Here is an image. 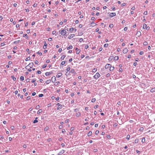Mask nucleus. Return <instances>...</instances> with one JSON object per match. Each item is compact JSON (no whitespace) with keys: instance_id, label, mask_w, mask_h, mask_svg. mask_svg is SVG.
<instances>
[{"instance_id":"nucleus-1","label":"nucleus","mask_w":155,"mask_h":155,"mask_svg":"<svg viewBox=\"0 0 155 155\" xmlns=\"http://www.w3.org/2000/svg\"><path fill=\"white\" fill-rule=\"evenodd\" d=\"M57 105L58 106L57 109L58 110L61 109L64 106V105H63L59 103H57Z\"/></svg>"},{"instance_id":"nucleus-2","label":"nucleus","mask_w":155,"mask_h":155,"mask_svg":"<svg viewBox=\"0 0 155 155\" xmlns=\"http://www.w3.org/2000/svg\"><path fill=\"white\" fill-rule=\"evenodd\" d=\"M100 76V75L99 73H97L94 76V78L96 79H97Z\"/></svg>"},{"instance_id":"nucleus-3","label":"nucleus","mask_w":155,"mask_h":155,"mask_svg":"<svg viewBox=\"0 0 155 155\" xmlns=\"http://www.w3.org/2000/svg\"><path fill=\"white\" fill-rule=\"evenodd\" d=\"M67 32L64 29L61 30V34L63 35H65L66 34Z\"/></svg>"},{"instance_id":"nucleus-4","label":"nucleus","mask_w":155,"mask_h":155,"mask_svg":"<svg viewBox=\"0 0 155 155\" xmlns=\"http://www.w3.org/2000/svg\"><path fill=\"white\" fill-rule=\"evenodd\" d=\"M111 66V65L110 64H107L105 66V68L106 69H110V68Z\"/></svg>"},{"instance_id":"nucleus-5","label":"nucleus","mask_w":155,"mask_h":155,"mask_svg":"<svg viewBox=\"0 0 155 155\" xmlns=\"http://www.w3.org/2000/svg\"><path fill=\"white\" fill-rule=\"evenodd\" d=\"M143 28L144 29H146L147 30H148L150 28V27H147V25L146 24H144L143 26Z\"/></svg>"},{"instance_id":"nucleus-6","label":"nucleus","mask_w":155,"mask_h":155,"mask_svg":"<svg viewBox=\"0 0 155 155\" xmlns=\"http://www.w3.org/2000/svg\"><path fill=\"white\" fill-rule=\"evenodd\" d=\"M53 74V72L52 71L49 72H47L45 73V75L47 76H49L51 74Z\"/></svg>"},{"instance_id":"nucleus-7","label":"nucleus","mask_w":155,"mask_h":155,"mask_svg":"<svg viewBox=\"0 0 155 155\" xmlns=\"http://www.w3.org/2000/svg\"><path fill=\"white\" fill-rule=\"evenodd\" d=\"M75 36V35L74 34H71L68 37V38L70 39L71 38H73Z\"/></svg>"},{"instance_id":"nucleus-8","label":"nucleus","mask_w":155,"mask_h":155,"mask_svg":"<svg viewBox=\"0 0 155 155\" xmlns=\"http://www.w3.org/2000/svg\"><path fill=\"white\" fill-rule=\"evenodd\" d=\"M56 81V78L55 76H53L52 78V81L53 83H54Z\"/></svg>"},{"instance_id":"nucleus-9","label":"nucleus","mask_w":155,"mask_h":155,"mask_svg":"<svg viewBox=\"0 0 155 155\" xmlns=\"http://www.w3.org/2000/svg\"><path fill=\"white\" fill-rule=\"evenodd\" d=\"M116 15V13L115 12L111 13L110 14V16L111 17H113L114 16H115Z\"/></svg>"},{"instance_id":"nucleus-10","label":"nucleus","mask_w":155,"mask_h":155,"mask_svg":"<svg viewBox=\"0 0 155 155\" xmlns=\"http://www.w3.org/2000/svg\"><path fill=\"white\" fill-rule=\"evenodd\" d=\"M34 64V63L33 62H31L30 63L28 64V66L31 68L33 67Z\"/></svg>"},{"instance_id":"nucleus-11","label":"nucleus","mask_w":155,"mask_h":155,"mask_svg":"<svg viewBox=\"0 0 155 155\" xmlns=\"http://www.w3.org/2000/svg\"><path fill=\"white\" fill-rule=\"evenodd\" d=\"M64 150H61L58 153V155H61L64 153Z\"/></svg>"},{"instance_id":"nucleus-12","label":"nucleus","mask_w":155,"mask_h":155,"mask_svg":"<svg viewBox=\"0 0 155 155\" xmlns=\"http://www.w3.org/2000/svg\"><path fill=\"white\" fill-rule=\"evenodd\" d=\"M44 43H45V44L43 46V48L44 49H45L47 48V44L46 43V42L45 41H44Z\"/></svg>"},{"instance_id":"nucleus-13","label":"nucleus","mask_w":155,"mask_h":155,"mask_svg":"<svg viewBox=\"0 0 155 155\" xmlns=\"http://www.w3.org/2000/svg\"><path fill=\"white\" fill-rule=\"evenodd\" d=\"M127 51H128L127 49V48H125L123 50V52L124 54H126V53L127 52Z\"/></svg>"},{"instance_id":"nucleus-14","label":"nucleus","mask_w":155,"mask_h":155,"mask_svg":"<svg viewBox=\"0 0 155 155\" xmlns=\"http://www.w3.org/2000/svg\"><path fill=\"white\" fill-rule=\"evenodd\" d=\"M114 67L112 66L111 65V66L110 68V71H113L114 70Z\"/></svg>"},{"instance_id":"nucleus-15","label":"nucleus","mask_w":155,"mask_h":155,"mask_svg":"<svg viewBox=\"0 0 155 155\" xmlns=\"http://www.w3.org/2000/svg\"><path fill=\"white\" fill-rule=\"evenodd\" d=\"M71 72L73 74H75V72L74 70V69H72L71 71Z\"/></svg>"},{"instance_id":"nucleus-16","label":"nucleus","mask_w":155,"mask_h":155,"mask_svg":"<svg viewBox=\"0 0 155 155\" xmlns=\"http://www.w3.org/2000/svg\"><path fill=\"white\" fill-rule=\"evenodd\" d=\"M62 75V74L61 73H59L57 75V77L59 78Z\"/></svg>"},{"instance_id":"nucleus-17","label":"nucleus","mask_w":155,"mask_h":155,"mask_svg":"<svg viewBox=\"0 0 155 155\" xmlns=\"http://www.w3.org/2000/svg\"><path fill=\"white\" fill-rule=\"evenodd\" d=\"M73 48V47L72 45H70L69 47L67 48V50H69L72 49Z\"/></svg>"},{"instance_id":"nucleus-18","label":"nucleus","mask_w":155,"mask_h":155,"mask_svg":"<svg viewBox=\"0 0 155 155\" xmlns=\"http://www.w3.org/2000/svg\"><path fill=\"white\" fill-rule=\"evenodd\" d=\"M80 115H81V113L79 112H78L76 114V116L77 117H79Z\"/></svg>"},{"instance_id":"nucleus-19","label":"nucleus","mask_w":155,"mask_h":155,"mask_svg":"<svg viewBox=\"0 0 155 155\" xmlns=\"http://www.w3.org/2000/svg\"><path fill=\"white\" fill-rule=\"evenodd\" d=\"M38 118L37 117H36L35 118V119L33 121V123H37L38 122V120H37V119Z\"/></svg>"},{"instance_id":"nucleus-20","label":"nucleus","mask_w":155,"mask_h":155,"mask_svg":"<svg viewBox=\"0 0 155 155\" xmlns=\"http://www.w3.org/2000/svg\"><path fill=\"white\" fill-rule=\"evenodd\" d=\"M51 81L50 80H47L46 81V83L47 84H48Z\"/></svg>"},{"instance_id":"nucleus-21","label":"nucleus","mask_w":155,"mask_h":155,"mask_svg":"<svg viewBox=\"0 0 155 155\" xmlns=\"http://www.w3.org/2000/svg\"><path fill=\"white\" fill-rule=\"evenodd\" d=\"M137 35H138V36H139L141 35V32L140 31H138L137 32Z\"/></svg>"},{"instance_id":"nucleus-22","label":"nucleus","mask_w":155,"mask_h":155,"mask_svg":"<svg viewBox=\"0 0 155 155\" xmlns=\"http://www.w3.org/2000/svg\"><path fill=\"white\" fill-rule=\"evenodd\" d=\"M114 59L115 60H117L118 59V56H115L114 58Z\"/></svg>"},{"instance_id":"nucleus-23","label":"nucleus","mask_w":155,"mask_h":155,"mask_svg":"<svg viewBox=\"0 0 155 155\" xmlns=\"http://www.w3.org/2000/svg\"><path fill=\"white\" fill-rule=\"evenodd\" d=\"M20 79L21 81H23L24 79V77L23 76H21L20 77Z\"/></svg>"},{"instance_id":"nucleus-24","label":"nucleus","mask_w":155,"mask_h":155,"mask_svg":"<svg viewBox=\"0 0 155 155\" xmlns=\"http://www.w3.org/2000/svg\"><path fill=\"white\" fill-rule=\"evenodd\" d=\"M92 132L91 131H89L87 134V135L88 136H91L92 134Z\"/></svg>"},{"instance_id":"nucleus-25","label":"nucleus","mask_w":155,"mask_h":155,"mask_svg":"<svg viewBox=\"0 0 155 155\" xmlns=\"http://www.w3.org/2000/svg\"><path fill=\"white\" fill-rule=\"evenodd\" d=\"M150 91L151 92H153L155 91V87L151 89L150 90Z\"/></svg>"},{"instance_id":"nucleus-26","label":"nucleus","mask_w":155,"mask_h":155,"mask_svg":"<svg viewBox=\"0 0 155 155\" xmlns=\"http://www.w3.org/2000/svg\"><path fill=\"white\" fill-rule=\"evenodd\" d=\"M20 42V40L15 41L14 42V44H16L19 43V42Z\"/></svg>"},{"instance_id":"nucleus-27","label":"nucleus","mask_w":155,"mask_h":155,"mask_svg":"<svg viewBox=\"0 0 155 155\" xmlns=\"http://www.w3.org/2000/svg\"><path fill=\"white\" fill-rule=\"evenodd\" d=\"M42 112V110L41 109H39L37 112V114H38L40 113H41Z\"/></svg>"},{"instance_id":"nucleus-28","label":"nucleus","mask_w":155,"mask_h":155,"mask_svg":"<svg viewBox=\"0 0 155 155\" xmlns=\"http://www.w3.org/2000/svg\"><path fill=\"white\" fill-rule=\"evenodd\" d=\"M79 111V108H76L74 109V111L75 112H78V111Z\"/></svg>"},{"instance_id":"nucleus-29","label":"nucleus","mask_w":155,"mask_h":155,"mask_svg":"<svg viewBox=\"0 0 155 155\" xmlns=\"http://www.w3.org/2000/svg\"><path fill=\"white\" fill-rule=\"evenodd\" d=\"M145 141V139L144 137H143L142 138V142L143 143H144Z\"/></svg>"},{"instance_id":"nucleus-30","label":"nucleus","mask_w":155,"mask_h":155,"mask_svg":"<svg viewBox=\"0 0 155 155\" xmlns=\"http://www.w3.org/2000/svg\"><path fill=\"white\" fill-rule=\"evenodd\" d=\"M138 142V139H136L134 140V143H137Z\"/></svg>"},{"instance_id":"nucleus-31","label":"nucleus","mask_w":155,"mask_h":155,"mask_svg":"<svg viewBox=\"0 0 155 155\" xmlns=\"http://www.w3.org/2000/svg\"><path fill=\"white\" fill-rule=\"evenodd\" d=\"M48 129H49L48 127H46L45 128V129H44V131H47L48 130Z\"/></svg>"},{"instance_id":"nucleus-32","label":"nucleus","mask_w":155,"mask_h":155,"mask_svg":"<svg viewBox=\"0 0 155 155\" xmlns=\"http://www.w3.org/2000/svg\"><path fill=\"white\" fill-rule=\"evenodd\" d=\"M97 69L96 68H94L92 70V72H95L97 71Z\"/></svg>"},{"instance_id":"nucleus-33","label":"nucleus","mask_w":155,"mask_h":155,"mask_svg":"<svg viewBox=\"0 0 155 155\" xmlns=\"http://www.w3.org/2000/svg\"><path fill=\"white\" fill-rule=\"evenodd\" d=\"M130 136L129 135H127V137H126V139L128 140H129V139H130Z\"/></svg>"},{"instance_id":"nucleus-34","label":"nucleus","mask_w":155,"mask_h":155,"mask_svg":"<svg viewBox=\"0 0 155 155\" xmlns=\"http://www.w3.org/2000/svg\"><path fill=\"white\" fill-rule=\"evenodd\" d=\"M65 57V56L64 55H62L61 57V59L62 60H64Z\"/></svg>"},{"instance_id":"nucleus-35","label":"nucleus","mask_w":155,"mask_h":155,"mask_svg":"<svg viewBox=\"0 0 155 155\" xmlns=\"http://www.w3.org/2000/svg\"><path fill=\"white\" fill-rule=\"evenodd\" d=\"M95 101L96 99L95 98H93L92 99L91 101V102L94 103L95 102Z\"/></svg>"},{"instance_id":"nucleus-36","label":"nucleus","mask_w":155,"mask_h":155,"mask_svg":"<svg viewBox=\"0 0 155 155\" xmlns=\"http://www.w3.org/2000/svg\"><path fill=\"white\" fill-rule=\"evenodd\" d=\"M148 43L147 41H144L143 43V45H147Z\"/></svg>"},{"instance_id":"nucleus-37","label":"nucleus","mask_w":155,"mask_h":155,"mask_svg":"<svg viewBox=\"0 0 155 155\" xmlns=\"http://www.w3.org/2000/svg\"><path fill=\"white\" fill-rule=\"evenodd\" d=\"M108 44H105L104 45V47L105 48H107L108 46Z\"/></svg>"},{"instance_id":"nucleus-38","label":"nucleus","mask_w":155,"mask_h":155,"mask_svg":"<svg viewBox=\"0 0 155 155\" xmlns=\"http://www.w3.org/2000/svg\"><path fill=\"white\" fill-rule=\"evenodd\" d=\"M99 131L98 130H97L96 131L95 134L96 135H97L99 133Z\"/></svg>"},{"instance_id":"nucleus-39","label":"nucleus","mask_w":155,"mask_h":155,"mask_svg":"<svg viewBox=\"0 0 155 155\" xmlns=\"http://www.w3.org/2000/svg\"><path fill=\"white\" fill-rule=\"evenodd\" d=\"M109 27H110V28H112L113 27V24H110L109 25Z\"/></svg>"},{"instance_id":"nucleus-40","label":"nucleus","mask_w":155,"mask_h":155,"mask_svg":"<svg viewBox=\"0 0 155 155\" xmlns=\"http://www.w3.org/2000/svg\"><path fill=\"white\" fill-rule=\"evenodd\" d=\"M80 52V50L79 49H78L77 50V51H76V54H79V53Z\"/></svg>"},{"instance_id":"nucleus-41","label":"nucleus","mask_w":155,"mask_h":155,"mask_svg":"<svg viewBox=\"0 0 155 155\" xmlns=\"http://www.w3.org/2000/svg\"><path fill=\"white\" fill-rule=\"evenodd\" d=\"M65 63V61H62L61 63V64L62 65H64Z\"/></svg>"},{"instance_id":"nucleus-42","label":"nucleus","mask_w":155,"mask_h":155,"mask_svg":"<svg viewBox=\"0 0 155 155\" xmlns=\"http://www.w3.org/2000/svg\"><path fill=\"white\" fill-rule=\"evenodd\" d=\"M73 28H71L69 29L70 32H72L73 31Z\"/></svg>"},{"instance_id":"nucleus-43","label":"nucleus","mask_w":155,"mask_h":155,"mask_svg":"<svg viewBox=\"0 0 155 155\" xmlns=\"http://www.w3.org/2000/svg\"><path fill=\"white\" fill-rule=\"evenodd\" d=\"M30 57H28V58H26V59H25V61H28L29 60H30Z\"/></svg>"},{"instance_id":"nucleus-44","label":"nucleus","mask_w":155,"mask_h":155,"mask_svg":"<svg viewBox=\"0 0 155 155\" xmlns=\"http://www.w3.org/2000/svg\"><path fill=\"white\" fill-rule=\"evenodd\" d=\"M70 69H71L70 67H68L67 68V69L66 70H67V71H70Z\"/></svg>"},{"instance_id":"nucleus-45","label":"nucleus","mask_w":155,"mask_h":155,"mask_svg":"<svg viewBox=\"0 0 155 155\" xmlns=\"http://www.w3.org/2000/svg\"><path fill=\"white\" fill-rule=\"evenodd\" d=\"M12 78L13 79V80L14 81H15L16 79V78L14 77L13 76H12Z\"/></svg>"},{"instance_id":"nucleus-46","label":"nucleus","mask_w":155,"mask_h":155,"mask_svg":"<svg viewBox=\"0 0 155 155\" xmlns=\"http://www.w3.org/2000/svg\"><path fill=\"white\" fill-rule=\"evenodd\" d=\"M37 54H39V55H42V54L41 52H39V51H38L37 52Z\"/></svg>"},{"instance_id":"nucleus-47","label":"nucleus","mask_w":155,"mask_h":155,"mask_svg":"<svg viewBox=\"0 0 155 155\" xmlns=\"http://www.w3.org/2000/svg\"><path fill=\"white\" fill-rule=\"evenodd\" d=\"M143 51H141L140 52V55H142L143 54Z\"/></svg>"},{"instance_id":"nucleus-48","label":"nucleus","mask_w":155,"mask_h":155,"mask_svg":"<svg viewBox=\"0 0 155 155\" xmlns=\"http://www.w3.org/2000/svg\"><path fill=\"white\" fill-rule=\"evenodd\" d=\"M127 29H128V28L127 27H125L124 28V31H127Z\"/></svg>"},{"instance_id":"nucleus-49","label":"nucleus","mask_w":155,"mask_h":155,"mask_svg":"<svg viewBox=\"0 0 155 155\" xmlns=\"http://www.w3.org/2000/svg\"><path fill=\"white\" fill-rule=\"evenodd\" d=\"M39 105L36 106L35 108L36 109H38L39 108Z\"/></svg>"},{"instance_id":"nucleus-50","label":"nucleus","mask_w":155,"mask_h":155,"mask_svg":"<svg viewBox=\"0 0 155 155\" xmlns=\"http://www.w3.org/2000/svg\"><path fill=\"white\" fill-rule=\"evenodd\" d=\"M47 66V64H45L43 65L42 66V68H46V67Z\"/></svg>"},{"instance_id":"nucleus-51","label":"nucleus","mask_w":155,"mask_h":155,"mask_svg":"<svg viewBox=\"0 0 155 155\" xmlns=\"http://www.w3.org/2000/svg\"><path fill=\"white\" fill-rule=\"evenodd\" d=\"M83 39L82 38H80L79 40V41L80 42H81L82 41H83Z\"/></svg>"},{"instance_id":"nucleus-52","label":"nucleus","mask_w":155,"mask_h":155,"mask_svg":"<svg viewBox=\"0 0 155 155\" xmlns=\"http://www.w3.org/2000/svg\"><path fill=\"white\" fill-rule=\"evenodd\" d=\"M43 96V94H40L39 95V97H41Z\"/></svg>"},{"instance_id":"nucleus-53","label":"nucleus","mask_w":155,"mask_h":155,"mask_svg":"<svg viewBox=\"0 0 155 155\" xmlns=\"http://www.w3.org/2000/svg\"><path fill=\"white\" fill-rule=\"evenodd\" d=\"M126 4L125 3H122L121 4V6L122 7L124 6Z\"/></svg>"},{"instance_id":"nucleus-54","label":"nucleus","mask_w":155,"mask_h":155,"mask_svg":"<svg viewBox=\"0 0 155 155\" xmlns=\"http://www.w3.org/2000/svg\"><path fill=\"white\" fill-rule=\"evenodd\" d=\"M110 137H111L109 135H107V137L108 139L110 138Z\"/></svg>"},{"instance_id":"nucleus-55","label":"nucleus","mask_w":155,"mask_h":155,"mask_svg":"<svg viewBox=\"0 0 155 155\" xmlns=\"http://www.w3.org/2000/svg\"><path fill=\"white\" fill-rule=\"evenodd\" d=\"M56 33V31H54L52 32V34L53 35L55 34Z\"/></svg>"},{"instance_id":"nucleus-56","label":"nucleus","mask_w":155,"mask_h":155,"mask_svg":"<svg viewBox=\"0 0 155 155\" xmlns=\"http://www.w3.org/2000/svg\"><path fill=\"white\" fill-rule=\"evenodd\" d=\"M113 58H114V57L113 56L110 57L109 58V60H112V59Z\"/></svg>"},{"instance_id":"nucleus-57","label":"nucleus","mask_w":155,"mask_h":155,"mask_svg":"<svg viewBox=\"0 0 155 155\" xmlns=\"http://www.w3.org/2000/svg\"><path fill=\"white\" fill-rule=\"evenodd\" d=\"M147 11H145L144 12L143 14L144 15H146L147 14Z\"/></svg>"},{"instance_id":"nucleus-58","label":"nucleus","mask_w":155,"mask_h":155,"mask_svg":"<svg viewBox=\"0 0 155 155\" xmlns=\"http://www.w3.org/2000/svg\"><path fill=\"white\" fill-rule=\"evenodd\" d=\"M48 40L49 41H51L52 40V38H48Z\"/></svg>"},{"instance_id":"nucleus-59","label":"nucleus","mask_w":155,"mask_h":155,"mask_svg":"<svg viewBox=\"0 0 155 155\" xmlns=\"http://www.w3.org/2000/svg\"><path fill=\"white\" fill-rule=\"evenodd\" d=\"M137 62H134V66H136L137 65Z\"/></svg>"},{"instance_id":"nucleus-60","label":"nucleus","mask_w":155,"mask_h":155,"mask_svg":"<svg viewBox=\"0 0 155 155\" xmlns=\"http://www.w3.org/2000/svg\"><path fill=\"white\" fill-rule=\"evenodd\" d=\"M62 128V126L61 125H60L59 126V129H61Z\"/></svg>"},{"instance_id":"nucleus-61","label":"nucleus","mask_w":155,"mask_h":155,"mask_svg":"<svg viewBox=\"0 0 155 155\" xmlns=\"http://www.w3.org/2000/svg\"><path fill=\"white\" fill-rule=\"evenodd\" d=\"M12 61H9V62H8V65H10V64H12Z\"/></svg>"},{"instance_id":"nucleus-62","label":"nucleus","mask_w":155,"mask_h":155,"mask_svg":"<svg viewBox=\"0 0 155 155\" xmlns=\"http://www.w3.org/2000/svg\"><path fill=\"white\" fill-rule=\"evenodd\" d=\"M35 94H36V93H35V92H33V93H32V95L33 96H34L35 95Z\"/></svg>"},{"instance_id":"nucleus-63","label":"nucleus","mask_w":155,"mask_h":155,"mask_svg":"<svg viewBox=\"0 0 155 155\" xmlns=\"http://www.w3.org/2000/svg\"><path fill=\"white\" fill-rule=\"evenodd\" d=\"M65 132V130L64 129H63L62 131V132L64 134Z\"/></svg>"},{"instance_id":"nucleus-64","label":"nucleus","mask_w":155,"mask_h":155,"mask_svg":"<svg viewBox=\"0 0 155 155\" xmlns=\"http://www.w3.org/2000/svg\"><path fill=\"white\" fill-rule=\"evenodd\" d=\"M97 150H98L97 149H94L93 150V151H94V152H97Z\"/></svg>"}]
</instances>
